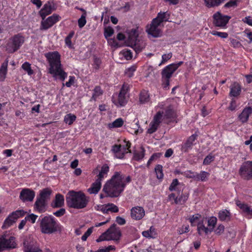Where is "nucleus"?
Listing matches in <instances>:
<instances>
[{
  "label": "nucleus",
  "mask_w": 252,
  "mask_h": 252,
  "mask_svg": "<svg viewBox=\"0 0 252 252\" xmlns=\"http://www.w3.org/2000/svg\"><path fill=\"white\" fill-rule=\"evenodd\" d=\"M66 201L69 207L80 209L86 207L89 201L84 193L71 190L66 194Z\"/></svg>",
  "instance_id": "nucleus-3"
},
{
  "label": "nucleus",
  "mask_w": 252,
  "mask_h": 252,
  "mask_svg": "<svg viewBox=\"0 0 252 252\" xmlns=\"http://www.w3.org/2000/svg\"><path fill=\"white\" fill-rule=\"evenodd\" d=\"M172 54L171 53H169L167 54H164L162 56V61L159 64L160 65L162 63L167 62L172 57Z\"/></svg>",
  "instance_id": "nucleus-56"
},
{
  "label": "nucleus",
  "mask_w": 252,
  "mask_h": 252,
  "mask_svg": "<svg viewBox=\"0 0 252 252\" xmlns=\"http://www.w3.org/2000/svg\"><path fill=\"white\" fill-rule=\"evenodd\" d=\"M138 31L136 29H131L129 32L128 41L129 43L138 39Z\"/></svg>",
  "instance_id": "nucleus-34"
},
{
  "label": "nucleus",
  "mask_w": 252,
  "mask_h": 252,
  "mask_svg": "<svg viewBox=\"0 0 252 252\" xmlns=\"http://www.w3.org/2000/svg\"><path fill=\"white\" fill-rule=\"evenodd\" d=\"M145 150L143 147L140 148V151H135L134 153L133 158L135 160L139 161L143 159L145 156Z\"/></svg>",
  "instance_id": "nucleus-36"
},
{
  "label": "nucleus",
  "mask_w": 252,
  "mask_h": 252,
  "mask_svg": "<svg viewBox=\"0 0 252 252\" xmlns=\"http://www.w3.org/2000/svg\"><path fill=\"white\" fill-rule=\"evenodd\" d=\"M131 181L130 176H125L120 172H116L111 179L108 181L103 186V191L107 196L116 197L123 191L127 183Z\"/></svg>",
  "instance_id": "nucleus-1"
},
{
  "label": "nucleus",
  "mask_w": 252,
  "mask_h": 252,
  "mask_svg": "<svg viewBox=\"0 0 252 252\" xmlns=\"http://www.w3.org/2000/svg\"><path fill=\"white\" fill-rule=\"evenodd\" d=\"M252 113V109L250 107H246L243 109L242 113L239 115L238 118L242 123H246Z\"/></svg>",
  "instance_id": "nucleus-21"
},
{
  "label": "nucleus",
  "mask_w": 252,
  "mask_h": 252,
  "mask_svg": "<svg viewBox=\"0 0 252 252\" xmlns=\"http://www.w3.org/2000/svg\"><path fill=\"white\" fill-rule=\"evenodd\" d=\"M170 14L167 11L164 12H160L158 14L157 16L154 19V21H157L159 24L161 25V24L163 22L168 21L170 18Z\"/></svg>",
  "instance_id": "nucleus-23"
},
{
  "label": "nucleus",
  "mask_w": 252,
  "mask_h": 252,
  "mask_svg": "<svg viewBox=\"0 0 252 252\" xmlns=\"http://www.w3.org/2000/svg\"><path fill=\"white\" fill-rule=\"evenodd\" d=\"M196 134H192L187 140L186 142L182 146V150L184 152H187L189 149L191 148L193 142L196 139Z\"/></svg>",
  "instance_id": "nucleus-26"
},
{
  "label": "nucleus",
  "mask_w": 252,
  "mask_h": 252,
  "mask_svg": "<svg viewBox=\"0 0 252 252\" xmlns=\"http://www.w3.org/2000/svg\"><path fill=\"white\" fill-rule=\"evenodd\" d=\"M158 126L151 122L149 125V128L147 129V132L149 134H152L158 129Z\"/></svg>",
  "instance_id": "nucleus-47"
},
{
  "label": "nucleus",
  "mask_w": 252,
  "mask_h": 252,
  "mask_svg": "<svg viewBox=\"0 0 252 252\" xmlns=\"http://www.w3.org/2000/svg\"><path fill=\"white\" fill-rule=\"evenodd\" d=\"M15 238L4 234L0 237V252L4 249H14L16 247Z\"/></svg>",
  "instance_id": "nucleus-9"
},
{
  "label": "nucleus",
  "mask_w": 252,
  "mask_h": 252,
  "mask_svg": "<svg viewBox=\"0 0 252 252\" xmlns=\"http://www.w3.org/2000/svg\"><path fill=\"white\" fill-rule=\"evenodd\" d=\"M217 221V219L216 217H211L208 220V226L211 232L213 231Z\"/></svg>",
  "instance_id": "nucleus-39"
},
{
  "label": "nucleus",
  "mask_w": 252,
  "mask_h": 252,
  "mask_svg": "<svg viewBox=\"0 0 252 252\" xmlns=\"http://www.w3.org/2000/svg\"><path fill=\"white\" fill-rule=\"evenodd\" d=\"M53 10L51 3L48 2L44 5L43 8L39 12V13L42 19L44 20L47 15L52 12Z\"/></svg>",
  "instance_id": "nucleus-20"
},
{
  "label": "nucleus",
  "mask_w": 252,
  "mask_h": 252,
  "mask_svg": "<svg viewBox=\"0 0 252 252\" xmlns=\"http://www.w3.org/2000/svg\"><path fill=\"white\" fill-rule=\"evenodd\" d=\"M112 151L115 154L118 158H123L124 155V152L122 153V147L121 145H115L113 146Z\"/></svg>",
  "instance_id": "nucleus-35"
},
{
  "label": "nucleus",
  "mask_w": 252,
  "mask_h": 252,
  "mask_svg": "<svg viewBox=\"0 0 252 252\" xmlns=\"http://www.w3.org/2000/svg\"><path fill=\"white\" fill-rule=\"evenodd\" d=\"M102 94V91L101 90L100 88L98 86L95 87V88L94 90V93L92 95V99L95 100L98 96L101 95Z\"/></svg>",
  "instance_id": "nucleus-44"
},
{
  "label": "nucleus",
  "mask_w": 252,
  "mask_h": 252,
  "mask_svg": "<svg viewBox=\"0 0 252 252\" xmlns=\"http://www.w3.org/2000/svg\"><path fill=\"white\" fill-rule=\"evenodd\" d=\"M37 217L38 216L37 215L32 214L27 216L25 218L27 220L31 221L32 223H34Z\"/></svg>",
  "instance_id": "nucleus-55"
},
{
  "label": "nucleus",
  "mask_w": 252,
  "mask_h": 252,
  "mask_svg": "<svg viewBox=\"0 0 252 252\" xmlns=\"http://www.w3.org/2000/svg\"><path fill=\"white\" fill-rule=\"evenodd\" d=\"M200 215L198 214L192 216L189 219L191 225H192V223H194L197 220H198L200 218Z\"/></svg>",
  "instance_id": "nucleus-63"
},
{
  "label": "nucleus",
  "mask_w": 252,
  "mask_h": 252,
  "mask_svg": "<svg viewBox=\"0 0 252 252\" xmlns=\"http://www.w3.org/2000/svg\"><path fill=\"white\" fill-rule=\"evenodd\" d=\"M123 52L124 56L126 58V60H128L132 58V53L130 50H123Z\"/></svg>",
  "instance_id": "nucleus-61"
},
{
  "label": "nucleus",
  "mask_w": 252,
  "mask_h": 252,
  "mask_svg": "<svg viewBox=\"0 0 252 252\" xmlns=\"http://www.w3.org/2000/svg\"><path fill=\"white\" fill-rule=\"evenodd\" d=\"M213 24L216 27L224 28L230 20V17L224 15L218 11L213 15Z\"/></svg>",
  "instance_id": "nucleus-13"
},
{
  "label": "nucleus",
  "mask_w": 252,
  "mask_h": 252,
  "mask_svg": "<svg viewBox=\"0 0 252 252\" xmlns=\"http://www.w3.org/2000/svg\"><path fill=\"white\" fill-rule=\"evenodd\" d=\"M109 170V167L106 164L101 167L99 174L96 176L95 182L92 184V187L88 189V191L90 194H96L99 191L101 187V182L107 176Z\"/></svg>",
  "instance_id": "nucleus-6"
},
{
  "label": "nucleus",
  "mask_w": 252,
  "mask_h": 252,
  "mask_svg": "<svg viewBox=\"0 0 252 252\" xmlns=\"http://www.w3.org/2000/svg\"><path fill=\"white\" fill-rule=\"evenodd\" d=\"M8 60H6L0 67V81H3L5 78L7 71V65Z\"/></svg>",
  "instance_id": "nucleus-28"
},
{
  "label": "nucleus",
  "mask_w": 252,
  "mask_h": 252,
  "mask_svg": "<svg viewBox=\"0 0 252 252\" xmlns=\"http://www.w3.org/2000/svg\"><path fill=\"white\" fill-rule=\"evenodd\" d=\"M190 173L192 174V176H189L190 178H193L196 180L202 182L206 181L209 175V173L205 171H201L200 173Z\"/></svg>",
  "instance_id": "nucleus-25"
},
{
  "label": "nucleus",
  "mask_w": 252,
  "mask_h": 252,
  "mask_svg": "<svg viewBox=\"0 0 252 252\" xmlns=\"http://www.w3.org/2000/svg\"><path fill=\"white\" fill-rule=\"evenodd\" d=\"M224 230V226L222 225H219L215 230L216 234L220 235L222 234Z\"/></svg>",
  "instance_id": "nucleus-64"
},
{
  "label": "nucleus",
  "mask_w": 252,
  "mask_h": 252,
  "mask_svg": "<svg viewBox=\"0 0 252 252\" xmlns=\"http://www.w3.org/2000/svg\"><path fill=\"white\" fill-rule=\"evenodd\" d=\"M219 219L221 221H228L230 219V213L225 209L220 211L219 213Z\"/></svg>",
  "instance_id": "nucleus-30"
},
{
  "label": "nucleus",
  "mask_w": 252,
  "mask_h": 252,
  "mask_svg": "<svg viewBox=\"0 0 252 252\" xmlns=\"http://www.w3.org/2000/svg\"><path fill=\"white\" fill-rule=\"evenodd\" d=\"M107 213L109 211L116 213L119 211L118 207L113 203H108L107 204Z\"/></svg>",
  "instance_id": "nucleus-48"
},
{
  "label": "nucleus",
  "mask_w": 252,
  "mask_h": 252,
  "mask_svg": "<svg viewBox=\"0 0 252 252\" xmlns=\"http://www.w3.org/2000/svg\"><path fill=\"white\" fill-rule=\"evenodd\" d=\"M162 114L160 111H158L154 117L153 120L152 121V122L156 124L159 126V124L161 122Z\"/></svg>",
  "instance_id": "nucleus-40"
},
{
  "label": "nucleus",
  "mask_w": 252,
  "mask_h": 252,
  "mask_svg": "<svg viewBox=\"0 0 252 252\" xmlns=\"http://www.w3.org/2000/svg\"><path fill=\"white\" fill-rule=\"evenodd\" d=\"M145 216V211L142 207L136 206L131 208L130 216L133 220H140Z\"/></svg>",
  "instance_id": "nucleus-17"
},
{
  "label": "nucleus",
  "mask_w": 252,
  "mask_h": 252,
  "mask_svg": "<svg viewBox=\"0 0 252 252\" xmlns=\"http://www.w3.org/2000/svg\"><path fill=\"white\" fill-rule=\"evenodd\" d=\"M211 33L214 35L218 36L222 38H226L228 37V33L224 32H220L215 31L211 32Z\"/></svg>",
  "instance_id": "nucleus-50"
},
{
  "label": "nucleus",
  "mask_w": 252,
  "mask_h": 252,
  "mask_svg": "<svg viewBox=\"0 0 252 252\" xmlns=\"http://www.w3.org/2000/svg\"><path fill=\"white\" fill-rule=\"evenodd\" d=\"M241 176L245 179L250 180L252 178V161L244 162L239 170Z\"/></svg>",
  "instance_id": "nucleus-12"
},
{
  "label": "nucleus",
  "mask_w": 252,
  "mask_h": 252,
  "mask_svg": "<svg viewBox=\"0 0 252 252\" xmlns=\"http://www.w3.org/2000/svg\"><path fill=\"white\" fill-rule=\"evenodd\" d=\"M49 63V73L54 77H58L64 81L67 77V73L61 67L60 55L57 52L48 53L45 55Z\"/></svg>",
  "instance_id": "nucleus-2"
},
{
  "label": "nucleus",
  "mask_w": 252,
  "mask_h": 252,
  "mask_svg": "<svg viewBox=\"0 0 252 252\" xmlns=\"http://www.w3.org/2000/svg\"><path fill=\"white\" fill-rule=\"evenodd\" d=\"M93 232V228H89L85 234L82 236L81 239L83 241H86L87 238L91 235Z\"/></svg>",
  "instance_id": "nucleus-60"
},
{
  "label": "nucleus",
  "mask_w": 252,
  "mask_h": 252,
  "mask_svg": "<svg viewBox=\"0 0 252 252\" xmlns=\"http://www.w3.org/2000/svg\"><path fill=\"white\" fill-rule=\"evenodd\" d=\"M101 63V60L96 57L94 58V66L95 69H98L100 67V65Z\"/></svg>",
  "instance_id": "nucleus-53"
},
{
  "label": "nucleus",
  "mask_w": 252,
  "mask_h": 252,
  "mask_svg": "<svg viewBox=\"0 0 252 252\" xmlns=\"http://www.w3.org/2000/svg\"><path fill=\"white\" fill-rule=\"evenodd\" d=\"M124 121L122 118L117 119L112 123L109 124L110 127H120L123 125Z\"/></svg>",
  "instance_id": "nucleus-42"
},
{
  "label": "nucleus",
  "mask_w": 252,
  "mask_h": 252,
  "mask_svg": "<svg viewBox=\"0 0 252 252\" xmlns=\"http://www.w3.org/2000/svg\"><path fill=\"white\" fill-rule=\"evenodd\" d=\"M61 17L57 14H54L52 16L45 18L41 21L40 27V30H47L52 27L55 24L59 21Z\"/></svg>",
  "instance_id": "nucleus-10"
},
{
  "label": "nucleus",
  "mask_w": 252,
  "mask_h": 252,
  "mask_svg": "<svg viewBox=\"0 0 252 252\" xmlns=\"http://www.w3.org/2000/svg\"><path fill=\"white\" fill-rule=\"evenodd\" d=\"M160 25L153 19L150 25H147L146 32L148 34L154 37H159L162 35V32L160 29Z\"/></svg>",
  "instance_id": "nucleus-15"
},
{
  "label": "nucleus",
  "mask_w": 252,
  "mask_h": 252,
  "mask_svg": "<svg viewBox=\"0 0 252 252\" xmlns=\"http://www.w3.org/2000/svg\"><path fill=\"white\" fill-rule=\"evenodd\" d=\"M189 231V226L186 225L183 226L182 227L179 228L178 229V232L179 234H182L185 233H187Z\"/></svg>",
  "instance_id": "nucleus-58"
},
{
  "label": "nucleus",
  "mask_w": 252,
  "mask_h": 252,
  "mask_svg": "<svg viewBox=\"0 0 252 252\" xmlns=\"http://www.w3.org/2000/svg\"><path fill=\"white\" fill-rule=\"evenodd\" d=\"M46 205V201L37 197L34 205V208L40 213L44 212Z\"/></svg>",
  "instance_id": "nucleus-22"
},
{
  "label": "nucleus",
  "mask_w": 252,
  "mask_h": 252,
  "mask_svg": "<svg viewBox=\"0 0 252 252\" xmlns=\"http://www.w3.org/2000/svg\"><path fill=\"white\" fill-rule=\"evenodd\" d=\"M76 119V117L75 115L70 113L64 116V121L66 124L71 125L75 121Z\"/></svg>",
  "instance_id": "nucleus-37"
},
{
  "label": "nucleus",
  "mask_w": 252,
  "mask_h": 252,
  "mask_svg": "<svg viewBox=\"0 0 252 252\" xmlns=\"http://www.w3.org/2000/svg\"><path fill=\"white\" fill-rule=\"evenodd\" d=\"M142 235L144 237L146 238H154L156 237L157 233L156 229L153 226H151L149 230L143 231Z\"/></svg>",
  "instance_id": "nucleus-33"
},
{
  "label": "nucleus",
  "mask_w": 252,
  "mask_h": 252,
  "mask_svg": "<svg viewBox=\"0 0 252 252\" xmlns=\"http://www.w3.org/2000/svg\"><path fill=\"white\" fill-rule=\"evenodd\" d=\"M22 68L27 72L29 75H31L33 73V71L31 68V64L28 62L24 63L22 65Z\"/></svg>",
  "instance_id": "nucleus-45"
},
{
  "label": "nucleus",
  "mask_w": 252,
  "mask_h": 252,
  "mask_svg": "<svg viewBox=\"0 0 252 252\" xmlns=\"http://www.w3.org/2000/svg\"><path fill=\"white\" fill-rule=\"evenodd\" d=\"M204 220L199 221L197 224V231L198 234L201 235L203 233H205V234H208L211 233L210 229L208 227H206L203 223Z\"/></svg>",
  "instance_id": "nucleus-27"
},
{
  "label": "nucleus",
  "mask_w": 252,
  "mask_h": 252,
  "mask_svg": "<svg viewBox=\"0 0 252 252\" xmlns=\"http://www.w3.org/2000/svg\"><path fill=\"white\" fill-rule=\"evenodd\" d=\"M230 41L231 46L234 48H240L242 46L241 43L235 39L231 38L230 39Z\"/></svg>",
  "instance_id": "nucleus-52"
},
{
  "label": "nucleus",
  "mask_w": 252,
  "mask_h": 252,
  "mask_svg": "<svg viewBox=\"0 0 252 252\" xmlns=\"http://www.w3.org/2000/svg\"><path fill=\"white\" fill-rule=\"evenodd\" d=\"M35 192L30 189H23L21 191L19 198L23 202H32L34 198Z\"/></svg>",
  "instance_id": "nucleus-16"
},
{
  "label": "nucleus",
  "mask_w": 252,
  "mask_h": 252,
  "mask_svg": "<svg viewBox=\"0 0 252 252\" xmlns=\"http://www.w3.org/2000/svg\"><path fill=\"white\" fill-rule=\"evenodd\" d=\"M179 184L178 181L177 179H175L172 181V182L171 183L169 188V189L170 191H173L175 190L176 187Z\"/></svg>",
  "instance_id": "nucleus-59"
},
{
  "label": "nucleus",
  "mask_w": 252,
  "mask_h": 252,
  "mask_svg": "<svg viewBox=\"0 0 252 252\" xmlns=\"http://www.w3.org/2000/svg\"><path fill=\"white\" fill-rule=\"evenodd\" d=\"M25 38L21 34H17L9 39L6 45V51L9 53L17 51L24 43Z\"/></svg>",
  "instance_id": "nucleus-7"
},
{
  "label": "nucleus",
  "mask_w": 252,
  "mask_h": 252,
  "mask_svg": "<svg viewBox=\"0 0 252 252\" xmlns=\"http://www.w3.org/2000/svg\"><path fill=\"white\" fill-rule=\"evenodd\" d=\"M139 99L140 102L142 103H144L145 102L149 101V95L148 92H147L145 91H142L140 94Z\"/></svg>",
  "instance_id": "nucleus-41"
},
{
  "label": "nucleus",
  "mask_w": 252,
  "mask_h": 252,
  "mask_svg": "<svg viewBox=\"0 0 252 252\" xmlns=\"http://www.w3.org/2000/svg\"><path fill=\"white\" fill-rule=\"evenodd\" d=\"M23 251L24 252H40L38 244L31 238H26L23 242Z\"/></svg>",
  "instance_id": "nucleus-11"
},
{
  "label": "nucleus",
  "mask_w": 252,
  "mask_h": 252,
  "mask_svg": "<svg viewBox=\"0 0 252 252\" xmlns=\"http://www.w3.org/2000/svg\"><path fill=\"white\" fill-rule=\"evenodd\" d=\"M39 221L40 231L43 234H51L61 230L60 223L51 216H45Z\"/></svg>",
  "instance_id": "nucleus-4"
},
{
  "label": "nucleus",
  "mask_w": 252,
  "mask_h": 252,
  "mask_svg": "<svg viewBox=\"0 0 252 252\" xmlns=\"http://www.w3.org/2000/svg\"><path fill=\"white\" fill-rule=\"evenodd\" d=\"M173 73L164 68L161 72L162 86L165 89H168L169 85V79Z\"/></svg>",
  "instance_id": "nucleus-18"
},
{
  "label": "nucleus",
  "mask_w": 252,
  "mask_h": 252,
  "mask_svg": "<svg viewBox=\"0 0 252 252\" xmlns=\"http://www.w3.org/2000/svg\"><path fill=\"white\" fill-rule=\"evenodd\" d=\"M51 193V189L48 188L44 189L41 190L39 198L45 201H47V200L49 199Z\"/></svg>",
  "instance_id": "nucleus-32"
},
{
  "label": "nucleus",
  "mask_w": 252,
  "mask_h": 252,
  "mask_svg": "<svg viewBox=\"0 0 252 252\" xmlns=\"http://www.w3.org/2000/svg\"><path fill=\"white\" fill-rule=\"evenodd\" d=\"M157 174V177L158 179H162L163 174L162 173V166L161 165H157L155 168Z\"/></svg>",
  "instance_id": "nucleus-43"
},
{
  "label": "nucleus",
  "mask_w": 252,
  "mask_h": 252,
  "mask_svg": "<svg viewBox=\"0 0 252 252\" xmlns=\"http://www.w3.org/2000/svg\"><path fill=\"white\" fill-rule=\"evenodd\" d=\"M241 92V87L238 83L233 84L230 88V95L232 96L239 95Z\"/></svg>",
  "instance_id": "nucleus-31"
},
{
  "label": "nucleus",
  "mask_w": 252,
  "mask_h": 252,
  "mask_svg": "<svg viewBox=\"0 0 252 252\" xmlns=\"http://www.w3.org/2000/svg\"><path fill=\"white\" fill-rule=\"evenodd\" d=\"M183 62H180L177 63H172L166 66L164 68L173 73L181 65L183 64Z\"/></svg>",
  "instance_id": "nucleus-38"
},
{
  "label": "nucleus",
  "mask_w": 252,
  "mask_h": 252,
  "mask_svg": "<svg viewBox=\"0 0 252 252\" xmlns=\"http://www.w3.org/2000/svg\"><path fill=\"white\" fill-rule=\"evenodd\" d=\"M94 208L96 210L100 211L104 214L107 213V204L96 205Z\"/></svg>",
  "instance_id": "nucleus-54"
},
{
  "label": "nucleus",
  "mask_w": 252,
  "mask_h": 252,
  "mask_svg": "<svg viewBox=\"0 0 252 252\" xmlns=\"http://www.w3.org/2000/svg\"><path fill=\"white\" fill-rule=\"evenodd\" d=\"M130 46L136 53L140 52L145 47V43L144 41L137 39L129 43Z\"/></svg>",
  "instance_id": "nucleus-19"
},
{
  "label": "nucleus",
  "mask_w": 252,
  "mask_h": 252,
  "mask_svg": "<svg viewBox=\"0 0 252 252\" xmlns=\"http://www.w3.org/2000/svg\"><path fill=\"white\" fill-rule=\"evenodd\" d=\"M24 215V212L22 210H17L12 212L4 220L2 228L3 229L7 228L11 226L16 220L21 216Z\"/></svg>",
  "instance_id": "nucleus-14"
},
{
  "label": "nucleus",
  "mask_w": 252,
  "mask_h": 252,
  "mask_svg": "<svg viewBox=\"0 0 252 252\" xmlns=\"http://www.w3.org/2000/svg\"><path fill=\"white\" fill-rule=\"evenodd\" d=\"M214 159V157L212 155H208L204 159L203 164L205 165H208Z\"/></svg>",
  "instance_id": "nucleus-57"
},
{
  "label": "nucleus",
  "mask_w": 252,
  "mask_h": 252,
  "mask_svg": "<svg viewBox=\"0 0 252 252\" xmlns=\"http://www.w3.org/2000/svg\"><path fill=\"white\" fill-rule=\"evenodd\" d=\"M64 197L60 193L56 194L55 200L53 201L52 206L53 208H60L62 207L64 204Z\"/></svg>",
  "instance_id": "nucleus-24"
},
{
  "label": "nucleus",
  "mask_w": 252,
  "mask_h": 252,
  "mask_svg": "<svg viewBox=\"0 0 252 252\" xmlns=\"http://www.w3.org/2000/svg\"><path fill=\"white\" fill-rule=\"evenodd\" d=\"M206 6L208 8L215 7L219 6L225 0H204Z\"/></svg>",
  "instance_id": "nucleus-29"
},
{
  "label": "nucleus",
  "mask_w": 252,
  "mask_h": 252,
  "mask_svg": "<svg viewBox=\"0 0 252 252\" xmlns=\"http://www.w3.org/2000/svg\"><path fill=\"white\" fill-rule=\"evenodd\" d=\"M114 33V30L111 27H108L105 29L104 35L106 38L111 36Z\"/></svg>",
  "instance_id": "nucleus-51"
},
{
  "label": "nucleus",
  "mask_w": 252,
  "mask_h": 252,
  "mask_svg": "<svg viewBox=\"0 0 252 252\" xmlns=\"http://www.w3.org/2000/svg\"><path fill=\"white\" fill-rule=\"evenodd\" d=\"M128 85L127 84H124L121 91L118 95L116 98L114 96L112 98L113 102L118 107H122L125 106L128 99V97L126 95L127 93L128 90Z\"/></svg>",
  "instance_id": "nucleus-8"
},
{
  "label": "nucleus",
  "mask_w": 252,
  "mask_h": 252,
  "mask_svg": "<svg viewBox=\"0 0 252 252\" xmlns=\"http://www.w3.org/2000/svg\"><path fill=\"white\" fill-rule=\"evenodd\" d=\"M136 66L134 65L131 66V67L128 68L126 69L125 71V74L126 76H127L128 77H131L133 75L134 72L136 70Z\"/></svg>",
  "instance_id": "nucleus-49"
},
{
  "label": "nucleus",
  "mask_w": 252,
  "mask_h": 252,
  "mask_svg": "<svg viewBox=\"0 0 252 252\" xmlns=\"http://www.w3.org/2000/svg\"><path fill=\"white\" fill-rule=\"evenodd\" d=\"M87 14L86 12H85L81 17L78 19V26L80 28H82L86 24V17Z\"/></svg>",
  "instance_id": "nucleus-46"
},
{
  "label": "nucleus",
  "mask_w": 252,
  "mask_h": 252,
  "mask_svg": "<svg viewBox=\"0 0 252 252\" xmlns=\"http://www.w3.org/2000/svg\"><path fill=\"white\" fill-rule=\"evenodd\" d=\"M122 234L120 228L116 227L115 224H112L107 231L102 233L96 240L97 242L103 241L113 240L118 242Z\"/></svg>",
  "instance_id": "nucleus-5"
},
{
  "label": "nucleus",
  "mask_w": 252,
  "mask_h": 252,
  "mask_svg": "<svg viewBox=\"0 0 252 252\" xmlns=\"http://www.w3.org/2000/svg\"><path fill=\"white\" fill-rule=\"evenodd\" d=\"M65 213V210L63 208L60 209L57 211L54 212L53 214L57 217H61L64 215Z\"/></svg>",
  "instance_id": "nucleus-62"
}]
</instances>
